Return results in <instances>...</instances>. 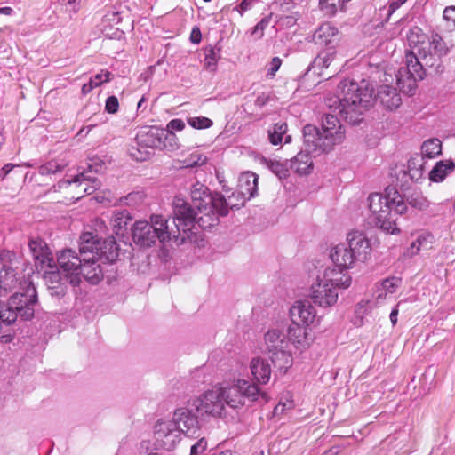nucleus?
Masks as SVG:
<instances>
[{
    "label": "nucleus",
    "mask_w": 455,
    "mask_h": 455,
    "mask_svg": "<svg viewBox=\"0 0 455 455\" xmlns=\"http://www.w3.org/2000/svg\"><path fill=\"white\" fill-rule=\"evenodd\" d=\"M192 407L201 415L221 417L225 414L224 402L217 386L194 399Z\"/></svg>",
    "instance_id": "10"
},
{
    "label": "nucleus",
    "mask_w": 455,
    "mask_h": 455,
    "mask_svg": "<svg viewBox=\"0 0 455 455\" xmlns=\"http://www.w3.org/2000/svg\"><path fill=\"white\" fill-rule=\"evenodd\" d=\"M88 233L93 237L95 244H97V247L94 248V251L97 252V259L109 263H113L117 260L119 257V248L113 237H108L101 241L93 233Z\"/></svg>",
    "instance_id": "19"
},
{
    "label": "nucleus",
    "mask_w": 455,
    "mask_h": 455,
    "mask_svg": "<svg viewBox=\"0 0 455 455\" xmlns=\"http://www.w3.org/2000/svg\"><path fill=\"white\" fill-rule=\"evenodd\" d=\"M271 360L274 365L284 373L292 365V356L286 349L271 355Z\"/></svg>",
    "instance_id": "37"
},
{
    "label": "nucleus",
    "mask_w": 455,
    "mask_h": 455,
    "mask_svg": "<svg viewBox=\"0 0 455 455\" xmlns=\"http://www.w3.org/2000/svg\"><path fill=\"white\" fill-rule=\"evenodd\" d=\"M281 64H282V60L280 58H278V57L273 58V60L270 63V67L267 70V76H269L270 78L274 77L276 71L279 69Z\"/></svg>",
    "instance_id": "58"
},
{
    "label": "nucleus",
    "mask_w": 455,
    "mask_h": 455,
    "mask_svg": "<svg viewBox=\"0 0 455 455\" xmlns=\"http://www.w3.org/2000/svg\"><path fill=\"white\" fill-rule=\"evenodd\" d=\"M309 296L312 301L321 307H332L339 298L337 289L320 278L311 286Z\"/></svg>",
    "instance_id": "14"
},
{
    "label": "nucleus",
    "mask_w": 455,
    "mask_h": 455,
    "mask_svg": "<svg viewBox=\"0 0 455 455\" xmlns=\"http://www.w3.org/2000/svg\"><path fill=\"white\" fill-rule=\"evenodd\" d=\"M28 245L33 258L39 261L42 266L45 262H52V259L49 258V250L44 241L40 238L31 239Z\"/></svg>",
    "instance_id": "29"
},
{
    "label": "nucleus",
    "mask_w": 455,
    "mask_h": 455,
    "mask_svg": "<svg viewBox=\"0 0 455 455\" xmlns=\"http://www.w3.org/2000/svg\"><path fill=\"white\" fill-rule=\"evenodd\" d=\"M149 221L138 220L132 228V240L140 247L148 248L158 240L164 243L177 239L180 235L178 225L172 227L169 220L163 215L153 214Z\"/></svg>",
    "instance_id": "7"
},
{
    "label": "nucleus",
    "mask_w": 455,
    "mask_h": 455,
    "mask_svg": "<svg viewBox=\"0 0 455 455\" xmlns=\"http://www.w3.org/2000/svg\"><path fill=\"white\" fill-rule=\"evenodd\" d=\"M181 436L170 420H158L154 427L155 444L157 448L172 451L180 442Z\"/></svg>",
    "instance_id": "11"
},
{
    "label": "nucleus",
    "mask_w": 455,
    "mask_h": 455,
    "mask_svg": "<svg viewBox=\"0 0 455 455\" xmlns=\"http://www.w3.org/2000/svg\"><path fill=\"white\" fill-rule=\"evenodd\" d=\"M424 171V157L415 155L408 161V173L412 180H418L422 177Z\"/></svg>",
    "instance_id": "36"
},
{
    "label": "nucleus",
    "mask_w": 455,
    "mask_h": 455,
    "mask_svg": "<svg viewBox=\"0 0 455 455\" xmlns=\"http://www.w3.org/2000/svg\"><path fill=\"white\" fill-rule=\"evenodd\" d=\"M376 98L379 100L383 106L390 110L397 108L402 102L396 89L389 84L380 85Z\"/></svg>",
    "instance_id": "26"
},
{
    "label": "nucleus",
    "mask_w": 455,
    "mask_h": 455,
    "mask_svg": "<svg viewBox=\"0 0 455 455\" xmlns=\"http://www.w3.org/2000/svg\"><path fill=\"white\" fill-rule=\"evenodd\" d=\"M434 243V236L431 234L425 233L419 235L417 240L411 243L412 253H417L420 249H430Z\"/></svg>",
    "instance_id": "39"
},
{
    "label": "nucleus",
    "mask_w": 455,
    "mask_h": 455,
    "mask_svg": "<svg viewBox=\"0 0 455 455\" xmlns=\"http://www.w3.org/2000/svg\"><path fill=\"white\" fill-rule=\"evenodd\" d=\"M220 48L217 46H207L204 49V68L210 72H215L218 61L221 58Z\"/></svg>",
    "instance_id": "33"
},
{
    "label": "nucleus",
    "mask_w": 455,
    "mask_h": 455,
    "mask_svg": "<svg viewBox=\"0 0 455 455\" xmlns=\"http://www.w3.org/2000/svg\"><path fill=\"white\" fill-rule=\"evenodd\" d=\"M442 153V142L438 139H429L421 146V156L425 158H435Z\"/></svg>",
    "instance_id": "35"
},
{
    "label": "nucleus",
    "mask_w": 455,
    "mask_h": 455,
    "mask_svg": "<svg viewBox=\"0 0 455 455\" xmlns=\"http://www.w3.org/2000/svg\"><path fill=\"white\" fill-rule=\"evenodd\" d=\"M330 258L334 265L343 269L351 268L357 261L347 243H339L330 251Z\"/></svg>",
    "instance_id": "24"
},
{
    "label": "nucleus",
    "mask_w": 455,
    "mask_h": 455,
    "mask_svg": "<svg viewBox=\"0 0 455 455\" xmlns=\"http://www.w3.org/2000/svg\"><path fill=\"white\" fill-rule=\"evenodd\" d=\"M347 245L357 261H365L371 251V243L366 235L359 230H352L347 235Z\"/></svg>",
    "instance_id": "16"
},
{
    "label": "nucleus",
    "mask_w": 455,
    "mask_h": 455,
    "mask_svg": "<svg viewBox=\"0 0 455 455\" xmlns=\"http://www.w3.org/2000/svg\"><path fill=\"white\" fill-rule=\"evenodd\" d=\"M57 261L61 270L66 274L69 283L76 286L80 283L79 270L84 263L83 257L72 249H64L57 255Z\"/></svg>",
    "instance_id": "12"
},
{
    "label": "nucleus",
    "mask_w": 455,
    "mask_h": 455,
    "mask_svg": "<svg viewBox=\"0 0 455 455\" xmlns=\"http://www.w3.org/2000/svg\"><path fill=\"white\" fill-rule=\"evenodd\" d=\"M66 165L64 161L51 160L39 167V173L42 175L54 174L62 171Z\"/></svg>",
    "instance_id": "42"
},
{
    "label": "nucleus",
    "mask_w": 455,
    "mask_h": 455,
    "mask_svg": "<svg viewBox=\"0 0 455 455\" xmlns=\"http://www.w3.org/2000/svg\"><path fill=\"white\" fill-rule=\"evenodd\" d=\"M153 154V151L148 148H144L136 143V146L131 147L129 155L134 160L143 162L148 159Z\"/></svg>",
    "instance_id": "41"
},
{
    "label": "nucleus",
    "mask_w": 455,
    "mask_h": 455,
    "mask_svg": "<svg viewBox=\"0 0 455 455\" xmlns=\"http://www.w3.org/2000/svg\"><path fill=\"white\" fill-rule=\"evenodd\" d=\"M346 138L344 126L338 117L331 114L325 115L322 123V131L315 125L307 124L303 129L305 151L320 155L333 149Z\"/></svg>",
    "instance_id": "6"
},
{
    "label": "nucleus",
    "mask_w": 455,
    "mask_h": 455,
    "mask_svg": "<svg viewBox=\"0 0 455 455\" xmlns=\"http://www.w3.org/2000/svg\"><path fill=\"white\" fill-rule=\"evenodd\" d=\"M190 196L194 207L198 210V226L204 229L216 226L219 218L228 215V208L235 206L231 202L232 197L226 201L224 196L212 194L206 186L198 181L192 185Z\"/></svg>",
    "instance_id": "5"
},
{
    "label": "nucleus",
    "mask_w": 455,
    "mask_h": 455,
    "mask_svg": "<svg viewBox=\"0 0 455 455\" xmlns=\"http://www.w3.org/2000/svg\"><path fill=\"white\" fill-rule=\"evenodd\" d=\"M207 157L201 153L195 152L188 156L184 161L183 164L185 167H196L203 165L206 163Z\"/></svg>",
    "instance_id": "44"
},
{
    "label": "nucleus",
    "mask_w": 455,
    "mask_h": 455,
    "mask_svg": "<svg viewBox=\"0 0 455 455\" xmlns=\"http://www.w3.org/2000/svg\"><path fill=\"white\" fill-rule=\"evenodd\" d=\"M401 281L398 278H387L381 283L379 287L385 291V296H387L388 294H393L396 291Z\"/></svg>",
    "instance_id": "46"
},
{
    "label": "nucleus",
    "mask_w": 455,
    "mask_h": 455,
    "mask_svg": "<svg viewBox=\"0 0 455 455\" xmlns=\"http://www.w3.org/2000/svg\"><path fill=\"white\" fill-rule=\"evenodd\" d=\"M104 162L99 157H92L88 164L90 172H100L103 170Z\"/></svg>",
    "instance_id": "56"
},
{
    "label": "nucleus",
    "mask_w": 455,
    "mask_h": 455,
    "mask_svg": "<svg viewBox=\"0 0 455 455\" xmlns=\"http://www.w3.org/2000/svg\"><path fill=\"white\" fill-rule=\"evenodd\" d=\"M167 135L164 129L152 126L141 129L136 135L135 142L153 152L156 148H163L164 138Z\"/></svg>",
    "instance_id": "17"
},
{
    "label": "nucleus",
    "mask_w": 455,
    "mask_h": 455,
    "mask_svg": "<svg viewBox=\"0 0 455 455\" xmlns=\"http://www.w3.org/2000/svg\"><path fill=\"white\" fill-rule=\"evenodd\" d=\"M258 1L259 0H243L238 5L233 8V11L237 12L240 17H243Z\"/></svg>",
    "instance_id": "50"
},
{
    "label": "nucleus",
    "mask_w": 455,
    "mask_h": 455,
    "mask_svg": "<svg viewBox=\"0 0 455 455\" xmlns=\"http://www.w3.org/2000/svg\"><path fill=\"white\" fill-rule=\"evenodd\" d=\"M308 154L310 153L299 152L291 160V168L299 174H307L313 164Z\"/></svg>",
    "instance_id": "31"
},
{
    "label": "nucleus",
    "mask_w": 455,
    "mask_h": 455,
    "mask_svg": "<svg viewBox=\"0 0 455 455\" xmlns=\"http://www.w3.org/2000/svg\"><path fill=\"white\" fill-rule=\"evenodd\" d=\"M97 247L95 240L89 233H83L80 236L79 252L83 257L84 263L79 270V277L81 275L84 279L92 283H99L103 278V272L100 264L98 263L97 252L94 248Z\"/></svg>",
    "instance_id": "9"
},
{
    "label": "nucleus",
    "mask_w": 455,
    "mask_h": 455,
    "mask_svg": "<svg viewBox=\"0 0 455 455\" xmlns=\"http://www.w3.org/2000/svg\"><path fill=\"white\" fill-rule=\"evenodd\" d=\"M14 165L12 164H5L1 170H0V179L3 180L5 178V176L13 169Z\"/></svg>",
    "instance_id": "64"
},
{
    "label": "nucleus",
    "mask_w": 455,
    "mask_h": 455,
    "mask_svg": "<svg viewBox=\"0 0 455 455\" xmlns=\"http://www.w3.org/2000/svg\"><path fill=\"white\" fill-rule=\"evenodd\" d=\"M48 267L50 269L45 271L44 278L51 295L63 296L66 293L67 282H69V279H67L66 275L62 277L60 272L51 263H48Z\"/></svg>",
    "instance_id": "22"
},
{
    "label": "nucleus",
    "mask_w": 455,
    "mask_h": 455,
    "mask_svg": "<svg viewBox=\"0 0 455 455\" xmlns=\"http://www.w3.org/2000/svg\"><path fill=\"white\" fill-rule=\"evenodd\" d=\"M131 220L129 212L126 211L119 212L114 214L112 222L116 229L121 230L125 228Z\"/></svg>",
    "instance_id": "45"
},
{
    "label": "nucleus",
    "mask_w": 455,
    "mask_h": 455,
    "mask_svg": "<svg viewBox=\"0 0 455 455\" xmlns=\"http://www.w3.org/2000/svg\"><path fill=\"white\" fill-rule=\"evenodd\" d=\"M188 123L196 129H205L212 125V121L204 116L190 117L188 119Z\"/></svg>",
    "instance_id": "47"
},
{
    "label": "nucleus",
    "mask_w": 455,
    "mask_h": 455,
    "mask_svg": "<svg viewBox=\"0 0 455 455\" xmlns=\"http://www.w3.org/2000/svg\"><path fill=\"white\" fill-rule=\"evenodd\" d=\"M268 100H269V96L262 93V94L259 95L257 97V99L255 100V105L259 108H262L268 102Z\"/></svg>",
    "instance_id": "61"
},
{
    "label": "nucleus",
    "mask_w": 455,
    "mask_h": 455,
    "mask_svg": "<svg viewBox=\"0 0 455 455\" xmlns=\"http://www.w3.org/2000/svg\"><path fill=\"white\" fill-rule=\"evenodd\" d=\"M272 14L263 18L254 28L251 32L252 35H255L258 38H261L263 36L264 29L269 25Z\"/></svg>",
    "instance_id": "48"
},
{
    "label": "nucleus",
    "mask_w": 455,
    "mask_h": 455,
    "mask_svg": "<svg viewBox=\"0 0 455 455\" xmlns=\"http://www.w3.org/2000/svg\"><path fill=\"white\" fill-rule=\"evenodd\" d=\"M172 204L174 218L172 227L178 225L180 231L185 232L193 223L198 224V210H195L194 204H189L180 196H175Z\"/></svg>",
    "instance_id": "13"
},
{
    "label": "nucleus",
    "mask_w": 455,
    "mask_h": 455,
    "mask_svg": "<svg viewBox=\"0 0 455 455\" xmlns=\"http://www.w3.org/2000/svg\"><path fill=\"white\" fill-rule=\"evenodd\" d=\"M221 393L224 406L228 405L232 409H239L245 405L246 400L255 402L259 399L267 402L268 396L266 392L255 383L245 379H237L232 384L217 386Z\"/></svg>",
    "instance_id": "8"
},
{
    "label": "nucleus",
    "mask_w": 455,
    "mask_h": 455,
    "mask_svg": "<svg viewBox=\"0 0 455 455\" xmlns=\"http://www.w3.org/2000/svg\"><path fill=\"white\" fill-rule=\"evenodd\" d=\"M267 166L272 172H274L280 179L285 178L288 176L289 171L286 166V164H284V163H281L276 160H269V161H267Z\"/></svg>",
    "instance_id": "43"
},
{
    "label": "nucleus",
    "mask_w": 455,
    "mask_h": 455,
    "mask_svg": "<svg viewBox=\"0 0 455 455\" xmlns=\"http://www.w3.org/2000/svg\"><path fill=\"white\" fill-rule=\"evenodd\" d=\"M250 371L256 385H265L270 379L272 368L267 359L258 356L251 360Z\"/></svg>",
    "instance_id": "25"
},
{
    "label": "nucleus",
    "mask_w": 455,
    "mask_h": 455,
    "mask_svg": "<svg viewBox=\"0 0 455 455\" xmlns=\"http://www.w3.org/2000/svg\"><path fill=\"white\" fill-rule=\"evenodd\" d=\"M407 0H393L390 4L388 11L389 12H394L397 10L402 4H403Z\"/></svg>",
    "instance_id": "63"
},
{
    "label": "nucleus",
    "mask_w": 455,
    "mask_h": 455,
    "mask_svg": "<svg viewBox=\"0 0 455 455\" xmlns=\"http://www.w3.org/2000/svg\"><path fill=\"white\" fill-rule=\"evenodd\" d=\"M454 163L452 161H440L429 172V179L435 182H440L444 180L448 173L454 170Z\"/></svg>",
    "instance_id": "32"
},
{
    "label": "nucleus",
    "mask_w": 455,
    "mask_h": 455,
    "mask_svg": "<svg viewBox=\"0 0 455 455\" xmlns=\"http://www.w3.org/2000/svg\"><path fill=\"white\" fill-rule=\"evenodd\" d=\"M373 101V89L368 82L342 81L338 86V94L327 98L325 104L334 112L338 111L348 123L356 124Z\"/></svg>",
    "instance_id": "3"
},
{
    "label": "nucleus",
    "mask_w": 455,
    "mask_h": 455,
    "mask_svg": "<svg viewBox=\"0 0 455 455\" xmlns=\"http://www.w3.org/2000/svg\"><path fill=\"white\" fill-rule=\"evenodd\" d=\"M264 342L268 354H276L288 347V339L283 327L279 325L270 328L264 335Z\"/></svg>",
    "instance_id": "21"
},
{
    "label": "nucleus",
    "mask_w": 455,
    "mask_h": 455,
    "mask_svg": "<svg viewBox=\"0 0 455 455\" xmlns=\"http://www.w3.org/2000/svg\"><path fill=\"white\" fill-rule=\"evenodd\" d=\"M336 52L334 49L326 48L322 51L315 59L314 65L321 69H327L335 64Z\"/></svg>",
    "instance_id": "34"
},
{
    "label": "nucleus",
    "mask_w": 455,
    "mask_h": 455,
    "mask_svg": "<svg viewBox=\"0 0 455 455\" xmlns=\"http://www.w3.org/2000/svg\"><path fill=\"white\" fill-rule=\"evenodd\" d=\"M167 135L164 138L163 148H166L169 149H175L178 148V139L173 132L166 131Z\"/></svg>",
    "instance_id": "49"
},
{
    "label": "nucleus",
    "mask_w": 455,
    "mask_h": 455,
    "mask_svg": "<svg viewBox=\"0 0 455 455\" xmlns=\"http://www.w3.org/2000/svg\"><path fill=\"white\" fill-rule=\"evenodd\" d=\"M307 326L302 324H291L287 329V339L291 341L297 348L304 349L309 346L308 333Z\"/></svg>",
    "instance_id": "27"
},
{
    "label": "nucleus",
    "mask_w": 455,
    "mask_h": 455,
    "mask_svg": "<svg viewBox=\"0 0 455 455\" xmlns=\"http://www.w3.org/2000/svg\"><path fill=\"white\" fill-rule=\"evenodd\" d=\"M289 315L291 323L308 326L315 318V310L307 300H296L290 307Z\"/></svg>",
    "instance_id": "18"
},
{
    "label": "nucleus",
    "mask_w": 455,
    "mask_h": 455,
    "mask_svg": "<svg viewBox=\"0 0 455 455\" xmlns=\"http://www.w3.org/2000/svg\"><path fill=\"white\" fill-rule=\"evenodd\" d=\"M339 40L340 36L338 28L329 22L319 26L313 36V41L315 44L325 46L330 50L334 49Z\"/></svg>",
    "instance_id": "20"
},
{
    "label": "nucleus",
    "mask_w": 455,
    "mask_h": 455,
    "mask_svg": "<svg viewBox=\"0 0 455 455\" xmlns=\"http://www.w3.org/2000/svg\"><path fill=\"white\" fill-rule=\"evenodd\" d=\"M190 40L194 44H198L201 41V32L198 28H194L192 29Z\"/></svg>",
    "instance_id": "62"
},
{
    "label": "nucleus",
    "mask_w": 455,
    "mask_h": 455,
    "mask_svg": "<svg viewBox=\"0 0 455 455\" xmlns=\"http://www.w3.org/2000/svg\"><path fill=\"white\" fill-rule=\"evenodd\" d=\"M238 193L243 197L250 199L257 194L258 176L253 172H244L238 180Z\"/></svg>",
    "instance_id": "28"
},
{
    "label": "nucleus",
    "mask_w": 455,
    "mask_h": 455,
    "mask_svg": "<svg viewBox=\"0 0 455 455\" xmlns=\"http://www.w3.org/2000/svg\"><path fill=\"white\" fill-rule=\"evenodd\" d=\"M368 201L371 222L388 234L399 233L400 230L396 227L395 220L393 219L391 212L402 215L406 212L407 205L396 188L387 187L384 194H371Z\"/></svg>",
    "instance_id": "4"
},
{
    "label": "nucleus",
    "mask_w": 455,
    "mask_h": 455,
    "mask_svg": "<svg viewBox=\"0 0 455 455\" xmlns=\"http://www.w3.org/2000/svg\"><path fill=\"white\" fill-rule=\"evenodd\" d=\"M347 270L343 267H338L336 265L329 267L324 270L321 279L336 289H347L351 284V276Z\"/></svg>",
    "instance_id": "23"
},
{
    "label": "nucleus",
    "mask_w": 455,
    "mask_h": 455,
    "mask_svg": "<svg viewBox=\"0 0 455 455\" xmlns=\"http://www.w3.org/2000/svg\"><path fill=\"white\" fill-rule=\"evenodd\" d=\"M287 124L285 123H277L268 130V137L271 144L277 146L282 144L284 136V143H289L291 137L286 134Z\"/></svg>",
    "instance_id": "30"
},
{
    "label": "nucleus",
    "mask_w": 455,
    "mask_h": 455,
    "mask_svg": "<svg viewBox=\"0 0 455 455\" xmlns=\"http://www.w3.org/2000/svg\"><path fill=\"white\" fill-rule=\"evenodd\" d=\"M144 195L141 192L130 193L126 197L125 201L127 204L135 205L143 201Z\"/></svg>",
    "instance_id": "57"
},
{
    "label": "nucleus",
    "mask_w": 455,
    "mask_h": 455,
    "mask_svg": "<svg viewBox=\"0 0 455 455\" xmlns=\"http://www.w3.org/2000/svg\"><path fill=\"white\" fill-rule=\"evenodd\" d=\"M170 421L174 424L181 435H193L199 429L197 416L192 411V409L187 407L175 410Z\"/></svg>",
    "instance_id": "15"
},
{
    "label": "nucleus",
    "mask_w": 455,
    "mask_h": 455,
    "mask_svg": "<svg viewBox=\"0 0 455 455\" xmlns=\"http://www.w3.org/2000/svg\"><path fill=\"white\" fill-rule=\"evenodd\" d=\"M242 195H240L238 192H234L232 193L231 196H229L228 198H225L226 201L229 200L230 197H232L231 199V202L233 204H235V206H234L232 209L234 208H239L241 205H243V203H244V197L243 198H240ZM231 208H228V211L230 210Z\"/></svg>",
    "instance_id": "60"
},
{
    "label": "nucleus",
    "mask_w": 455,
    "mask_h": 455,
    "mask_svg": "<svg viewBox=\"0 0 455 455\" xmlns=\"http://www.w3.org/2000/svg\"><path fill=\"white\" fill-rule=\"evenodd\" d=\"M73 182L78 183V187L83 189L84 193L88 195L93 193L100 187V182L97 180H92L84 173H80L79 175L76 176Z\"/></svg>",
    "instance_id": "38"
},
{
    "label": "nucleus",
    "mask_w": 455,
    "mask_h": 455,
    "mask_svg": "<svg viewBox=\"0 0 455 455\" xmlns=\"http://www.w3.org/2000/svg\"><path fill=\"white\" fill-rule=\"evenodd\" d=\"M407 39L411 50L405 53V67L400 68L396 74V82L401 88L405 83L411 87L417 80L423 79L427 68L435 74L443 72L442 58L452 47L438 34L432 33L427 36L418 27L410 30Z\"/></svg>",
    "instance_id": "1"
},
{
    "label": "nucleus",
    "mask_w": 455,
    "mask_h": 455,
    "mask_svg": "<svg viewBox=\"0 0 455 455\" xmlns=\"http://www.w3.org/2000/svg\"><path fill=\"white\" fill-rule=\"evenodd\" d=\"M110 72L105 71L104 73H100L92 77L89 83H92L93 87L100 86L102 83L108 82L109 80Z\"/></svg>",
    "instance_id": "54"
},
{
    "label": "nucleus",
    "mask_w": 455,
    "mask_h": 455,
    "mask_svg": "<svg viewBox=\"0 0 455 455\" xmlns=\"http://www.w3.org/2000/svg\"><path fill=\"white\" fill-rule=\"evenodd\" d=\"M207 448V442L204 438H201L195 444L191 446L190 454L189 455H200L202 454Z\"/></svg>",
    "instance_id": "53"
},
{
    "label": "nucleus",
    "mask_w": 455,
    "mask_h": 455,
    "mask_svg": "<svg viewBox=\"0 0 455 455\" xmlns=\"http://www.w3.org/2000/svg\"><path fill=\"white\" fill-rule=\"evenodd\" d=\"M37 302L30 277L21 280L13 268L4 266L0 270V333L3 323L11 325L18 316L26 321L32 319Z\"/></svg>",
    "instance_id": "2"
},
{
    "label": "nucleus",
    "mask_w": 455,
    "mask_h": 455,
    "mask_svg": "<svg viewBox=\"0 0 455 455\" xmlns=\"http://www.w3.org/2000/svg\"><path fill=\"white\" fill-rule=\"evenodd\" d=\"M443 20L450 27L455 28V6H448L443 10Z\"/></svg>",
    "instance_id": "52"
},
{
    "label": "nucleus",
    "mask_w": 455,
    "mask_h": 455,
    "mask_svg": "<svg viewBox=\"0 0 455 455\" xmlns=\"http://www.w3.org/2000/svg\"><path fill=\"white\" fill-rule=\"evenodd\" d=\"M319 7L328 16H334L337 12V6L334 3L330 4L329 0H319Z\"/></svg>",
    "instance_id": "51"
},
{
    "label": "nucleus",
    "mask_w": 455,
    "mask_h": 455,
    "mask_svg": "<svg viewBox=\"0 0 455 455\" xmlns=\"http://www.w3.org/2000/svg\"><path fill=\"white\" fill-rule=\"evenodd\" d=\"M119 107L118 100L116 96H110L106 100L105 109L110 114L117 112Z\"/></svg>",
    "instance_id": "55"
},
{
    "label": "nucleus",
    "mask_w": 455,
    "mask_h": 455,
    "mask_svg": "<svg viewBox=\"0 0 455 455\" xmlns=\"http://www.w3.org/2000/svg\"><path fill=\"white\" fill-rule=\"evenodd\" d=\"M408 204L418 210H426L428 205V200L422 195L421 192L414 191L407 197Z\"/></svg>",
    "instance_id": "40"
},
{
    "label": "nucleus",
    "mask_w": 455,
    "mask_h": 455,
    "mask_svg": "<svg viewBox=\"0 0 455 455\" xmlns=\"http://www.w3.org/2000/svg\"><path fill=\"white\" fill-rule=\"evenodd\" d=\"M185 128V123L181 119H173L167 124V131H181Z\"/></svg>",
    "instance_id": "59"
}]
</instances>
